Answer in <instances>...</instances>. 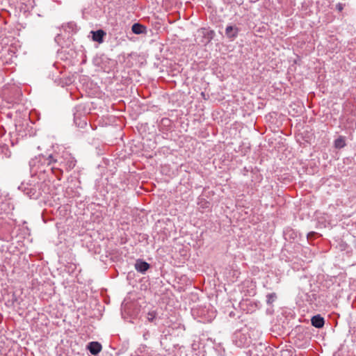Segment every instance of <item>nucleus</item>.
Masks as SVG:
<instances>
[{
  "label": "nucleus",
  "instance_id": "2",
  "mask_svg": "<svg viewBox=\"0 0 356 356\" xmlns=\"http://www.w3.org/2000/svg\"><path fill=\"white\" fill-rule=\"evenodd\" d=\"M233 343L239 348H243L250 342L247 334L241 330H236L232 337Z\"/></svg>",
  "mask_w": 356,
  "mask_h": 356
},
{
  "label": "nucleus",
  "instance_id": "3",
  "mask_svg": "<svg viewBox=\"0 0 356 356\" xmlns=\"http://www.w3.org/2000/svg\"><path fill=\"white\" fill-rule=\"evenodd\" d=\"M74 122L75 125L80 128H84L87 125V119L82 112L81 106L74 107L73 110Z\"/></svg>",
  "mask_w": 356,
  "mask_h": 356
},
{
  "label": "nucleus",
  "instance_id": "14",
  "mask_svg": "<svg viewBox=\"0 0 356 356\" xmlns=\"http://www.w3.org/2000/svg\"><path fill=\"white\" fill-rule=\"evenodd\" d=\"M346 143L343 137L340 136L334 140V147L338 149L345 147Z\"/></svg>",
  "mask_w": 356,
  "mask_h": 356
},
{
  "label": "nucleus",
  "instance_id": "9",
  "mask_svg": "<svg viewBox=\"0 0 356 356\" xmlns=\"http://www.w3.org/2000/svg\"><path fill=\"white\" fill-rule=\"evenodd\" d=\"M19 188L21 189L24 192V193L26 195H27L28 197H29L31 198H36L37 197L36 190L34 188L22 185L21 186H19Z\"/></svg>",
  "mask_w": 356,
  "mask_h": 356
},
{
  "label": "nucleus",
  "instance_id": "1",
  "mask_svg": "<svg viewBox=\"0 0 356 356\" xmlns=\"http://www.w3.org/2000/svg\"><path fill=\"white\" fill-rule=\"evenodd\" d=\"M76 164V160L71 153L67 151L59 153L50 154L47 156L40 155L29 162L32 170L37 172H45V166L50 167V170L54 175L60 180L63 170L69 172L73 169Z\"/></svg>",
  "mask_w": 356,
  "mask_h": 356
},
{
  "label": "nucleus",
  "instance_id": "18",
  "mask_svg": "<svg viewBox=\"0 0 356 356\" xmlns=\"http://www.w3.org/2000/svg\"><path fill=\"white\" fill-rule=\"evenodd\" d=\"M315 234H316V233H315V232H312L308 233V234H307V239H309L310 238H312V236H314V235H315Z\"/></svg>",
  "mask_w": 356,
  "mask_h": 356
},
{
  "label": "nucleus",
  "instance_id": "13",
  "mask_svg": "<svg viewBox=\"0 0 356 356\" xmlns=\"http://www.w3.org/2000/svg\"><path fill=\"white\" fill-rule=\"evenodd\" d=\"M285 238L295 239L297 237V233L291 228H287L284 232Z\"/></svg>",
  "mask_w": 356,
  "mask_h": 356
},
{
  "label": "nucleus",
  "instance_id": "7",
  "mask_svg": "<svg viewBox=\"0 0 356 356\" xmlns=\"http://www.w3.org/2000/svg\"><path fill=\"white\" fill-rule=\"evenodd\" d=\"M92 34V40L99 43H102L104 41V38L106 35V32L102 29L97 31H92L90 32Z\"/></svg>",
  "mask_w": 356,
  "mask_h": 356
},
{
  "label": "nucleus",
  "instance_id": "4",
  "mask_svg": "<svg viewBox=\"0 0 356 356\" xmlns=\"http://www.w3.org/2000/svg\"><path fill=\"white\" fill-rule=\"evenodd\" d=\"M240 29L232 25H228L225 29V35L231 40H234L238 35Z\"/></svg>",
  "mask_w": 356,
  "mask_h": 356
},
{
  "label": "nucleus",
  "instance_id": "10",
  "mask_svg": "<svg viewBox=\"0 0 356 356\" xmlns=\"http://www.w3.org/2000/svg\"><path fill=\"white\" fill-rule=\"evenodd\" d=\"M131 31L135 34H142L146 32V27L140 23H135L131 26Z\"/></svg>",
  "mask_w": 356,
  "mask_h": 356
},
{
  "label": "nucleus",
  "instance_id": "5",
  "mask_svg": "<svg viewBox=\"0 0 356 356\" xmlns=\"http://www.w3.org/2000/svg\"><path fill=\"white\" fill-rule=\"evenodd\" d=\"M134 266L137 272L143 274L145 273V272L150 268L149 264L140 259L136 261Z\"/></svg>",
  "mask_w": 356,
  "mask_h": 356
},
{
  "label": "nucleus",
  "instance_id": "6",
  "mask_svg": "<svg viewBox=\"0 0 356 356\" xmlns=\"http://www.w3.org/2000/svg\"><path fill=\"white\" fill-rule=\"evenodd\" d=\"M102 346L98 341H91L87 345V350L93 355H97L102 350Z\"/></svg>",
  "mask_w": 356,
  "mask_h": 356
},
{
  "label": "nucleus",
  "instance_id": "12",
  "mask_svg": "<svg viewBox=\"0 0 356 356\" xmlns=\"http://www.w3.org/2000/svg\"><path fill=\"white\" fill-rule=\"evenodd\" d=\"M201 32L203 36L207 39L208 42H210L215 36V32L213 30H209L206 28L201 29Z\"/></svg>",
  "mask_w": 356,
  "mask_h": 356
},
{
  "label": "nucleus",
  "instance_id": "8",
  "mask_svg": "<svg viewBox=\"0 0 356 356\" xmlns=\"http://www.w3.org/2000/svg\"><path fill=\"white\" fill-rule=\"evenodd\" d=\"M312 325L316 328H321L325 324L324 318L318 314L314 316L311 319Z\"/></svg>",
  "mask_w": 356,
  "mask_h": 356
},
{
  "label": "nucleus",
  "instance_id": "15",
  "mask_svg": "<svg viewBox=\"0 0 356 356\" xmlns=\"http://www.w3.org/2000/svg\"><path fill=\"white\" fill-rule=\"evenodd\" d=\"M277 296L275 293H268L266 295V304L272 305L277 299Z\"/></svg>",
  "mask_w": 356,
  "mask_h": 356
},
{
  "label": "nucleus",
  "instance_id": "19",
  "mask_svg": "<svg viewBox=\"0 0 356 356\" xmlns=\"http://www.w3.org/2000/svg\"><path fill=\"white\" fill-rule=\"evenodd\" d=\"M148 335H149V334H148V333H145V334H144V335H143L144 339H147Z\"/></svg>",
  "mask_w": 356,
  "mask_h": 356
},
{
  "label": "nucleus",
  "instance_id": "11",
  "mask_svg": "<svg viewBox=\"0 0 356 356\" xmlns=\"http://www.w3.org/2000/svg\"><path fill=\"white\" fill-rule=\"evenodd\" d=\"M11 152L6 145H0V155L2 156V158L9 159L11 156Z\"/></svg>",
  "mask_w": 356,
  "mask_h": 356
},
{
  "label": "nucleus",
  "instance_id": "16",
  "mask_svg": "<svg viewBox=\"0 0 356 356\" xmlns=\"http://www.w3.org/2000/svg\"><path fill=\"white\" fill-rule=\"evenodd\" d=\"M156 312L155 311H151L147 313V318L149 322H153L156 318Z\"/></svg>",
  "mask_w": 356,
  "mask_h": 356
},
{
  "label": "nucleus",
  "instance_id": "20",
  "mask_svg": "<svg viewBox=\"0 0 356 356\" xmlns=\"http://www.w3.org/2000/svg\"><path fill=\"white\" fill-rule=\"evenodd\" d=\"M0 239H3V236L1 231H0Z\"/></svg>",
  "mask_w": 356,
  "mask_h": 356
},
{
  "label": "nucleus",
  "instance_id": "17",
  "mask_svg": "<svg viewBox=\"0 0 356 356\" xmlns=\"http://www.w3.org/2000/svg\"><path fill=\"white\" fill-rule=\"evenodd\" d=\"M336 8L341 12L343 9V5L341 3H339L336 5Z\"/></svg>",
  "mask_w": 356,
  "mask_h": 356
}]
</instances>
